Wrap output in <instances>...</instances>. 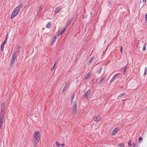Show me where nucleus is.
<instances>
[{
  "label": "nucleus",
  "instance_id": "f257e3e1",
  "mask_svg": "<svg viewBox=\"0 0 147 147\" xmlns=\"http://www.w3.org/2000/svg\"><path fill=\"white\" fill-rule=\"evenodd\" d=\"M23 6L22 4H20L18 6L16 7L14 9L11 16V18H14L19 13L20 9Z\"/></svg>",
  "mask_w": 147,
  "mask_h": 147
},
{
  "label": "nucleus",
  "instance_id": "f03ea898",
  "mask_svg": "<svg viewBox=\"0 0 147 147\" xmlns=\"http://www.w3.org/2000/svg\"><path fill=\"white\" fill-rule=\"evenodd\" d=\"M7 36H6L5 39L4 40V41L2 42L1 45V49L2 51H3L4 45L7 42Z\"/></svg>",
  "mask_w": 147,
  "mask_h": 147
},
{
  "label": "nucleus",
  "instance_id": "7ed1b4c3",
  "mask_svg": "<svg viewBox=\"0 0 147 147\" xmlns=\"http://www.w3.org/2000/svg\"><path fill=\"white\" fill-rule=\"evenodd\" d=\"M16 55V53L15 51H14L12 55L11 59L10 61V63L11 64L13 65V64L14 63Z\"/></svg>",
  "mask_w": 147,
  "mask_h": 147
},
{
  "label": "nucleus",
  "instance_id": "20e7f679",
  "mask_svg": "<svg viewBox=\"0 0 147 147\" xmlns=\"http://www.w3.org/2000/svg\"><path fill=\"white\" fill-rule=\"evenodd\" d=\"M40 138H33V144H34V147H36L37 146V143L39 142V140Z\"/></svg>",
  "mask_w": 147,
  "mask_h": 147
},
{
  "label": "nucleus",
  "instance_id": "39448f33",
  "mask_svg": "<svg viewBox=\"0 0 147 147\" xmlns=\"http://www.w3.org/2000/svg\"><path fill=\"white\" fill-rule=\"evenodd\" d=\"M85 97L87 98H90V90H88L87 91L85 92L84 94Z\"/></svg>",
  "mask_w": 147,
  "mask_h": 147
},
{
  "label": "nucleus",
  "instance_id": "423d86ee",
  "mask_svg": "<svg viewBox=\"0 0 147 147\" xmlns=\"http://www.w3.org/2000/svg\"><path fill=\"white\" fill-rule=\"evenodd\" d=\"M77 102H75V103H74V105L73 107V109H72L73 114H74L76 113V110H77Z\"/></svg>",
  "mask_w": 147,
  "mask_h": 147
},
{
  "label": "nucleus",
  "instance_id": "0eeeda50",
  "mask_svg": "<svg viewBox=\"0 0 147 147\" xmlns=\"http://www.w3.org/2000/svg\"><path fill=\"white\" fill-rule=\"evenodd\" d=\"M40 133L39 131H36L34 133L33 138H40Z\"/></svg>",
  "mask_w": 147,
  "mask_h": 147
},
{
  "label": "nucleus",
  "instance_id": "6e6552de",
  "mask_svg": "<svg viewBox=\"0 0 147 147\" xmlns=\"http://www.w3.org/2000/svg\"><path fill=\"white\" fill-rule=\"evenodd\" d=\"M74 18V16H73V17L69 19H68V21H67V25L65 27H66V28L71 23V22L73 20Z\"/></svg>",
  "mask_w": 147,
  "mask_h": 147
},
{
  "label": "nucleus",
  "instance_id": "1a4fd4ad",
  "mask_svg": "<svg viewBox=\"0 0 147 147\" xmlns=\"http://www.w3.org/2000/svg\"><path fill=\"white\" fill-rule=\"evenodd\" d=\"M62 8V6H60L59 7L56 8L54 10V12L55 13H57L59 12L61 10Z\"/></svg>",
  "mask_w": 147,
  "mask_h": 147
},
{
  "label": "nucleus",
  "instance_id": "9d476101",
  "mask_svg": "<svg viewBox=\"0 0 147 147\" xmlns=\"http://www.w3.org/2000/svg\"><path fill=\"white\" fill-rule=\"evenodd\" d=\"M118 130V129L117 127H116L115 129L112 131V134L113 135H115L117 133Z\"/></svg>",
  "mask_w": 147,
  "mask_h": 147
},
{
  "label": "nucleus",
  "instance_id": "9b49d317",
  "mask_svg": "<svg viewBox=\"0 0 147 147\" xmlns=\"http://www.w3.org/2000/svg\"><path fill=\"white\" fill-rule=\"evenodd\" d=\"M66 27H65V28L63 30H62V31H59L58 32H57V33H58V34L57 35L58 36L59 35H61L62 34H63L64 32L65 31V30L66 29Z\"/></svg>",
  "mask_w": 147,
  "mask_h": 147
},
{
  "label": "nucleus",
  "instance_id": "f8f14e48",
  "mask_svg": "<svg viewBox=\"0 0 147 147\" xmlns=\"http://www.w3.org/2000/svg\"><path fill=\"white\" fill-rule=\"evenodd\" d=\"M100 119V116H98L97 117H94L93 118L94 121L96 122L98 121Z\"/></svg>",
  "mask_w": 147,
  "mask_h": 147
},
{
  "label": "nucleus",
  "instance_id": "ddd939ff",
  "mask_svg": "<svg viewBox=\"0 0 147 147\" xmlns=\"http://www.w3.org/2000/svg\"><path fill=\"white\" fill-rule=\"evenodd\" d=\"M68 86V83H66L64 86V87L62 91V92L63 93L66 90V88H67Z\"/></svg>",
  "mask_w": 147,
  "mask_h": 147
},
{
  "label": "nucleus",
  "instance_id": "4468645a",
  "mask_svg": "<svg viewBox=\"0 0 147 147\" xmlns=\"http://www.w3.org/2000/svg\"><path fill=\"white\" fill-rule=\"evenodd\" d=\"M5 107V104L4 103H3L2 105L1 109V111H4V109Z\"/></svg>",
  "mask_w": 147,
  "mask_h": 147
},
{
  "label": "nucleus",
  "instance_id": "2eb2a0df",
  "mask_svg": "<svg viewBox=\"0 0 147 147\" xmlns=\"http://www.w3.org/2000/svg\"><path fill=\"white\" fill-rule=\"evenodd\" d=\"M105 78V77H102L98 82V84L99 85H100Z\"/></svg>",
  "mask_w": 147,
  "mask_h": 147
},
{
  "label": "nucleus",
  "instance_id": "dca6fc26",
  "mask_svg": "<svg viewBox=\"0 0 147 147\" xmlns=\"http://www.w3.org/2000/svg\"><path fill=\"white\" fill-rule=\"evenodd\" d=\"M42 6H41L40 7V9H39V11H38L37 14V15L38 16H39L41 14V10L42 9Z\"/></svg>",
  "mask_w": 147,
  "mask_h": 147
},
{
  "label": "nucleus",
  "instance_id": "f3484780",
  "mask_svg": "<svg viewBox=\"0 0 147 147\" xmlns=\"http://www.w3.org/2000/svg\"><path fill=\"white\" fill-rule=\"evenodd\" d=\"M75 96V94L73 93L71 96V104L73 102V100Z\"/></svg>",
  "mask_w": 147,
  "mask_h": 147
},
{
  "label": "nucleus",
  "instance_id": "a211bd4d",
  "mask_svg": "<svg viewBox=\"0 0 147 147\" xmlns=\"http://www.w3.org/2000/svg\"><path fill=\"white\" fill-rule=\"evenodd\" d=\"M51 22L48 23L46 25V27L48 28H51Z\"/></svg>",
  "mask_w": 147,
  "mask_h": 147
},
{
  "label": "nucleus",
  "instance_id": "6ab92c4d",
  "mask_svg": "<svg viewBox=\"0 0 147 147\" xmlns=\"http://www.w3.org/2000/svg\"><path fill=\"white\" fill-rule=\"evenodd\" d=\"M58 36V35H57L55 36L52 39V41H53V42H55Z\"/></svg>",
  "mask_w": 147,
  "mask_h": 147
},
{
  "label": "nucleus",
  "instance_id": "aec40b11",
  "mask_svg": "<svg viewBox=\"0 0 147 147\" xmlns=\"http://www.w3.org/2000/svg\"><path fill=\"white\" fill-rule=\"evenodd\" d=\"M21 48V47L20 46H19L18 47L17 49V53L18 55L20 54V51Z\"/></svg>",
  "mask_w": 147,
  "mask_h": 147
},
{
  "label": "nucleus",
  "instance_id": "412c9836",
  "mask_svg": "<svg viewBox=\"0 0 147 147\" xmlns=\"http://www.w3.org/2000/svg\"><path fill=\"white\" fill-rule=\"evenodd\" d=\"M91 74V73H88V74H86L84 78L85 79H87L89 76H90Z\"/></svg>",
  "mask_w": 147,
  "mask_h": 147
},
{
  "label": "nucleus",
  "instance_id": "4be33fe9",
  "mask_svg": "<svg viewBox=\"0 0 147 147\" xmlns=\"http://www.w3.org/2000/svg\"><path fill=\"white\" fill-rule=\"evenodd\" d=\"M147 67H146L145 68V70L144 73V76H145L147 74Z\"/></svg>",
  "mask_w": 147,
  "mask_h": 147
},
{
  "label": "nucleus",
  "instance_id": "5701e85b",
  "mask_svg": "<svg viewBox=\"0 0 147 147\" xmlns=\"http://www.w3.org/2000/svg\"><path fill=\"white\" fill-rule=\"evenodd\" d=\"M146 43H145V44L144 45V46L143 48L142 49V51H145L146 50Z\"/></svg>",
  "mask_w": 147,
  "mask_h": 147
},
{
  "label": "nucleus",
  "instance_id": "b1692460",
  "mask_svg": "<svg viewBox=\"0 0 147 147\" xmlns=\"http://www.w3.org/2000/svg\"><path fill=\"white\" fill-rule=\"evenodd\" d=\"M127 69V67L126 66H125L124 67V71H123V74H125L126 73Z\"/></svg>",
  "mask_w": 147,
  "mask_h": 147
},
{
  "label": "nucleus",
  "instance_id": "393cba45",
  "mask_svg": "<svg viewBox=\"0 0 147 147\" xmlns=\"http://www.w3.org/2000/svg\"><path fill=\"white\" fill-rule=\"evenodd\" d=\"M125 95H126V93H122L121 94H120V95H119L118 96V97H122V96H124Z\"/></svg>",
  "mask_w": 147,
  "mask_h": 147
},
{
  "label": "nucleus",
  "instance_id": "a878e982",
  "mask_svg": "<svg viewBox=\"0 0 147 147\" xmlns=\"http://www.w3.org/2000/svg\"><path fill=\"white\" fill-rule=\"evenodd\" d=\"M120 74V73H117L115 75L113 76L115 77L114 78L115 79L116 77L118 76H119Z\"/></svg>",
  "mask_w": 147,
  "mask_h": 147
},
{
  "label": "nucleus",
  "instance_id": "bb28decb",
  "mask_svg": "<svg viewBox=\"0 0 147 147\" xmlns=\"http://www.w3.org/2000/svg\"><path fill=\"white\" fill-rule=\"evenodd\" d=\"M118 146L120 147H124V145L123 143H121L119 144Z\"/></svg>",
  "mask_w": 147,
  "mask_h": 147
},
{
  "label": "nucleus",
  "instance_id": "cd10ccee",
  "mask_svg": "<svg viewBox=\"0 0 147 147\" xmlns=\"http://www.w3.org/2000/svg\"><path fill=\"white\" fill-rule=\"evenodd\" d=\"M102 67H100V70H99L97 72V73L98 74H100L101 71H102Z\"/></svg>",
  "mask_w": 147,
  "mask_h": 147
},
{
  "label": "nucleus",
  "instance_id": "c85d7f7f",
  "mask_svg": "<svg viewBox=\"0 0 147 147\" xmlns=\"http://www.w3.org/2000/svg\"><path fill=\"white\" fill-rule=\"evenodd\" d=\"M94 58L93 57H91V59H90V60L89 61V63H91L93 61Z\"/></svg>",
  "mask_w": 147,
  "mask_h": 147
},
{
  "label": "nucleus",
  "instance_id": "c756f323",
  "mask_svg": "<svg viewBox=\"0 0 147 147\" xmlns=\"http://www.w3.org/2000/svg\"><path fill=\"white\" fill-rule=\"evenodd\" d=\"M4 111H1V113L0 115V116L3 117L4 115Z\"/></svg>",
  "mask_w": 147,
  "mask_h": 147
},
{
  "label": "nucleus",
  "instance_id": "7c9ffc66",
  "mask_svg": "<svg viewBox=\"0 0 147 147\" xmlns=\"http://www.w3.org/2000/svg\"><path fill=\"white\" fill-rule=\"evenodd\" d=\"M55 63L54 64L53 66V67H52L51 69H50V70L51 71H52L54 68L55 67Z\"/></svg>",
  "mask_w": 147,
  "mask_h": 147
},
{
  "label": "nucleus",
  "instance_id": "2f4dec72",
  "mask_svg": "<svg viewBox=\"0 0 147 147\" xmlns=\"http://www.w3.org/2000/svg\"><path fill=\"white\" fill-rule=\"evenodd\" d=\"M135 146V144L134 143H133L131 144H130V147H134Z\"/></svg>",
  "mask_w": 147,
  "mask_h": 147
},
{
  "label": "nucleus",
  "instance_id": "473e14b6",
  "mask_svg": "<svg viewBox=\"0 0 147 147\" xmlns=\"http://www.w3.org/2000/svg\"><path fill=\"white\" fill-rule=\"evenodd\" d=\"M56 145L57 147H59V146L61 145V144H59L58 143V142H56Z\"/></svg>",
  "mask_w": 147,
  "mask_h": 147
},
{
  "label": "nucleus",
  "instance_id": "72a5a7b5",
  "mask_svg": "<svg viewBox=\"0 0 147 147\" xmlns=\"http://www.w3.org/2000/svg\"><path fill=\"white\" fill-rule=\"evenodd\" d=\"M145 20L147 22V13L145 15Z\"/></svg>",
  "mask_w": 147,
  "mask_h": 147
},
{
  "label": "nucleus",
  "instance_id": "f704fd0d",
  "mask_svg": "<svg viewBox=\"0 0 147 147\" xmlns=\"http://www.w3.org/2000/svg\"><path fill=\"white\" fill-rule=\"evenodd\" d=\"M111 3H112L111 0H109L108 4L110 5H111Z\"/></svg>",
  "mask_w": 147,
  "mask_h": 147
},
{
  "label": "nucleus",
  "instance_id": "c9c22d12",
  "mask_svg": "<svg viewBox=\"0 0 147 147\" xmlns=\"http://www.w3.org/2000/svg\"><path fill=\"white\" fill-rule=\"evenodd\" d=\"M142 137H140L138 139L139 141H142Z\"/></svg>",
  "mask_w": 147,
  "mask_h": 147
},
{
  "label": "nucleus",
  "instance_id": "e433bc0d",
  "mask_svg": "<svg viewBox=\"0 0 147 147\" xmlns=\"http://www.w3.org/2000/svg\"><path fill=\"white\" fill-rule=\"evenodd\" d=\"M122 49H123V47L122 46H121V49H120V51L121 52V53H122Z\"/></svg>",
  "mask_w": 147,
  "mask_h": 147
},
{
  "label": "nucleus",
  "instance_id": "4c0bfd02",
  "mask_svg": "<svg viewBox=\"0 0 147 147\" xmlns=\"http://www.w3.org/2000/svg\"><path fill=\"white\" fill-rule=\"evenodd\" d=\"M3 122V120L0 119V123L2 124Z\"/></svg>",
  "mask_w": 147,
  "mask_h": 147
},
{
  "label": "nucleus",
  "instance_id": "58836bf2",
  "mask_svg": "<svg viewBox=\"0 0 147 147\" xmlns=\"http://www.w3.org/2000/svg\"><path fill=\"white\" fill-rule=\"evenodd\" d=\"M131 141H130L129 142H128V145L129 146H130V144H131Z\"/></svg>",
  "mask_w": 147,
  "mask_h": 147
},
{
  "label": "nucleus",
  "instance_id": "ea45409f",
  "mask_svg": "<svg viewBox=\"0 0 147 147\" xmlns=\"http://www.w3.org/2000/svg\"><path fill=\"white\" fill-rule=\"evenodd\" d=\"M55 42H53V41H52L51 43V45H52Z\"/></svg>",
  "mask_w": 147,
  "mask_h": 147
},
{
  "label": "nucleus",
  "instance_id": "a19ab883",
  "mask_svg": "<svg viewBox=\"0 0 147 147\" xmlns=\"http://www.w3.org/2000/svg\"><path fill=\"white\" fill-rule=\"evenodd\" d=\"M2 124L0 123V129H1L2 127Z\"/></svg>",
  "mask_w": 147,
  "mask_h": 147
},
{
  "label": "nucleus",
  "instance_id": "79ce46f5",
  "mask_svg": "<svg viewBox=\"0 0 147 147\" xmlns=\"http://www.w3.org/2000/svg\"><path fill=\"white\" fill-rule=\"evenodd\" d=\"M146 1V0H143V3H145Z\"/></svg>",
  "mask_w": 147,
  "mask_h": 147
},
{
  "label": "nucleus",
  "instance_id": "37998d69",
  "mask_svg": "<svg viewBox=\"0 0 147 147\" xmlns=\"http://www.w3.org/2000/svg\"><path fill=\"white\" fill-rule=\"evenodd\" d=\"M3 117L0 116V119H2L3 118Z\"/></svg>",
  "mask_w": 147,
  "mask_h": 147
},
{
  "label": "nucleus",
  "instance_id": "c03bdc74",
  "mask_svg": "<svg viewBox=\"0 0 147 147\" xmlns=\"http://www.w3.org/2000/svg\"><path fill=\"white\" fill-rule=\"evenodd\" d=\"M115 77H113V78H112V80H114L115 79V78H114Z\"/></svg>",
  "mask_w": 147,
  "mask_h": 147
},
{
  "label": "nucleus",
  "instance_id": "a18cd8bd",
  "mask_svg": "<svg viewBox=\"0 0 147 147\" xmlns=\"http://www.w3.org/2000/svg\"><path fill=\"white\" fill-rule=\"evenodd\" d=\"M113 81H114V80H112V79H111V80L110 81V82H113Z\"/></svg>",
  "mask_w": 147,
  "mask_h": 147
},
{
  "label": "nucleus",
  "instance_id": "49530a36",
  "mask_svg": "<svg viewBox=\"0 0 147 147\" xmlns=\"http://www.w3.org/2000/svg\"><path fill=\"white\" fill-rule=\"evenodd\" d=\"M113 81H114V80H112V79H111V80L110 81V82H113Z\"/></svg>",
  "mask_w": 147,
  "mask_h": 147
},
{
  "label": "nucleus",
  "instance_id": "de8ad7c7",
  "mask_svg": "<svg viewBox=\"0 0 147 147\" xmlns=\"http://www.w3.org/2000/svg\"><path fill=\"white\" fill-rule=\"evenodd\" d=\"M88 17V16L87 15H86L85 16V17L86 18H87Z\"/></svg>",
  "mask_w": 147,
  "mask_h": 147
},
{
  "label": "nucleus",
  "instance_id": "09e8293b",
  "mask_svg": "<svg viewBox=\"0 0 147 147\" xmlns=\"http://www.w3.org/2000/svg\"><path fill=\"white\" fill-rule=\"evenodd\" d=\"M61 146H64V144H61Z\"/></svg>",
  "mask_w": 147,
  "mask_h": 147
},
{
  "label": "nucleus",
  "instance_id": "8fccbe9b",
  "mask_svg": "<svg viewBox=\"0 0 147 147\" xmlns=\"http://www.w3.org/2000/svg\"><path fill=\"white\" fill-rule=\"evenodd\" d=\"M93 82V80H92V82Z\"/></svg>",
  "mask_w": 147,
  "mask_h": 147
}]
</instances>
